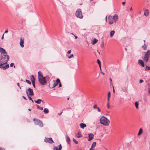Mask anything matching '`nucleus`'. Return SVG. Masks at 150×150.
I'll list each match as a JSON object with an SVG mask.
<instances>
[{
  "mask_svg": "<svg viewBox=\"0 0 150 150\" xmlns=\"http://www.w3.org/2000/svg\"><path fill=\"white\" fill-rule=\"evenodd\" d=\"M8 32V30H5V33H7Z\"/></svg>",
  "mask_w": 150,
  "mask_h": 150,
  "instance_id": "54",
  "label": "nucleus"
},
{
  "mask_svg": "<svg viewBox=\"0 0 150 150\" xmlns=\"http://www.w3.org/2000/svg\"><path fill=\"white\" fill-rule=\"evenodd\" d=\"M150 56V50H148L145 53L144 57L143 58V60L147 63L149 58Z\"/></svg>",
  "mask_w": 150,
  "mask_h": 150,
  "instance_id": "5",
  "label": "nucleus"
},
{
  "mask_svg": "<svg viewBox=\"0 0 150 150\" xmlns=\"http://www.w3.org/2000/svg\"><path fill=\"white\" fill-rule=\"evenodd\" d=\"M96 142H94L91 145V148L93 149H94V148L96 146Z\"/></svg>",
  "mask_w": 150,
  "mask_h": 150,
  "instance_id": "22",
  "label": "nucleus"
},
{
  "mask_svg": "<svg viewBox=\"0 0 150 150\" xmlns=\"http://www.w3.org/2000/svg\"><path fill=\"white\" fill-rule=\"evenodd\" d=\"M110 83H111L112 82V80L111 78H110Z\"/></svg>",
  "mask_w": 150,
  "mask_h": 150,
  "instance_id": "59",
  "label": "nucleus"
},
{
  "mask_svg": "<svg viewBox=\"0 0 150 150\" xmlns=\"http://www.w3.org/2000/svg\"><path fill=\"white\" fill-rule=\"evenodd\" d=\"M14 64L13 63H11L10 64V66L11 67H12L13 66H13V67H14H14H15V65H14Z\"/></svg>",
  "mask_w": 150,
  "mask_h": 150,
  "instance_id": "37",
  "label": "nucleus"
},
{
  "mask_svg": "<svg viewBox=\"0 0 150 150\" xmlns=\"http://www.w3.org/2000/svg\"><path fill=\"white\" fill-rule=\"evenodd\" d=\"M32 84H33V87L35 88V82H33H33H32Z\"/></svg>",
  "mask_w": 150,
  "mask_h": 150,
  "instance_id": "46",
  "label": "nucleus"
},
{
  "mask_svg": "<svg viewBox=\"0 0 150 150\" xmlns=\"http://www.w3.org/2000/svg\"><path fill=\"white\" fill-rule=\"evenodd\" d=\"M70 139L69 137L67 135L66 136V141L67 143L69 144L70 143Z\"/></svg>",
  "mask_w": 150,
  "mask_h": 150,
  "instance_id": "21",
  "label": "nucleus"
},
{
  "mask_svg": "<svg viewBox=\"0 0 150 150\" xmlns=\"http://www.w3.org/2000/svg\"><path fill=\"white\" fill-rule=\"evenodd\" d=\"M4 34H3V35H2V37L1 39H2H2H3V38H4Z\"/></svg>",
  "mask_w": 150,
  "mask_h": 150,
  "instance_id": "58",
  "label": "nucleus"
},
{
  "mask_svg": "<svg viewBox=\"0 0 150 150\" xmlns=\"http://www.w3.org/2000/svg\"><path fill=\"white\" fill-rule=\"evenodd\" d=\"M115 33V32L114 30H112L111 31L110 33V37H112L114 35V34Z\"/></svg>",
  "mask_w": 150,
  "mask_h": 150,
  "instance_id": "25",
  "label": "nucleus"
},
{
  "mask_svg": "<svg viewBox=\"0 0 150 150\" xmlns=\"http://www.w3.org/2000/svg\"><path fill=\"white\" fill-rule=\"evenodd\" d=\"M112 18L115 22H116L118 19V16L116 14L115 15L113 16H112Z\"/></svg>",
  "mask_w": 150,
  "mask_h": 150,
  "instance_id": "15",
  "label": "nucleus"
},
{
  "mask_svg": "<svg viewBox=\"0 0 150 150\" xmlns=\"http://www.w3.org/2000/svg\"><path fill=\"white\" fill-rule=\"evenodd\" d=\"M35 103L38 104H40L41 102L43 103L42 100L40 99H38L37 100H35Z\"/></svg>",
  "mask_w": 150,
  "mask_h": 150,
  "instance_id": "18",
  "label": "nucleus"
},
{
  "mask_svg": "<svg viewBox=\"0 0 150 150\" xmlns=\"http://www.w3.org/2000/svg\"><path fill=\"white\" fill-rule=\"evenodd\" d=\"M45 77H46V81L47 80H48L49 79H50V78L48 76H46Z\"/></svg>",
  "mask_w": 150,
  "mask_h": 150,
  "instance_id": "41",
  "label": "nucleus"
},
{
  "mask_svg": "<svg viewBox=\"0 0 150 150\" xmlns=\"http://www.w3.org/2000/svg\"><path fill=\"white\" fill-rule=\"evenodd\" d=\"M25 81L27 83L29 84L30 85L31 84V82L30 81L27 80H26Z\"/></svg>",
  "mask_w": 150,
  "mask_h": 150,
  "instance_id": "38",
  "label": "nucleus"
},
{
  "mask_svg": "<svg viewBox=\"0 0 150 150\" xmlns=\"http://www.w3.org/2000/svg\"><path fill=\"white\" fill-rule=\"evenodd\" d=\"M109 23L110 24H112L114 22V21L113 20V19L112 18V16H110L109 17Z\"/></svg>",
  "mask_w": 150,
  "mask_h": 150,
  "instance_id": "13",
  "label": "nucleus"
},
{
  "mask_svg": "<svg viewBox=\"0 0 150 150\" xmlns=\"http://www.w3.org/2000/svg\"><path fill=\"white\" fill-rule=\"evenodd\" d=\"M73 142L75 143L76 144H78V141L76 140L74 138H73Z\"/></svg>",
  "mask_w": 150,
  "mask_h": 150,
  "instance_id": "35",
  "label": "nucleus"
},
{
  "mask_svg": "<svg viewBox=\"0 0 150 150\" xmlns=\"http://www.w3.org/2000/svg\"><path fill=\"white\" fill-rule=\"evenodd\" d=\"M0 52L1 54H6L7 52L6 50L3 48L0 47Z\"/></svg>",
  "mask_w": 150,
  "mask_h": 150,
  "instance_id": "14",
  "label": "nucleus"
},
{
  "mask_svg": "<svg viewBox=\"0 0 150 150\" xmlns=\"http://www.w3.org/2000/svg\"><path fill=\"white\" fill-rule=\"evenodd\" d=\"M28 110H29V111H30L31 110L29 108V109H28Z\"/></svg>",
  "mask_w": 150,
  "mask_h": 150,
  "instance_id": "63",
  "label": "nucleus"
},
{
  "mask_svg": "<svg viewBox=\"0 0 150 150\" xmlns=\"http://www.w3.org/2000/svg\"><path fill=\"white\" fill-rule=\"evenodd\" d=\"M135 105L136 108L137 109H138L139 103L137 102H135Z\"/></svg>",
  "mask_w": 150,
  "mask_h": 150,
  "instance_id": "30",
  "label": "nucleus"
},
{
  "mask_svg": "<svg viewBox=\"0 0 150 150\" xmlns=\"http://www.w3.org/2000/svg\"><path fill=\"white\" fill-rule=\"evenodd\" d=\"M9 67V64L7 63H0V68H1V69H2L4 70H5L8 68Z\"/></svg>",
  "mask_w": 150,
  "mask_h": 150,
  "instance_id": "6",
  "label": "nucleus"
},
{
  "mask_svg": "<svg viewBox=\"0 0 150 150\" xmlns=\"http://www.w3.org/2000/svg\"><path fill=\"white\" fill-rule=\"evenodd\" d=\"M43 111L46 114H47L49 112V110L48 109L46 108H45Z\"/></svg>",
  "mask_w": 150,
  "mask_h": 150,
  "instance_id": "28",
  "label": "nucleus"
},
{
  "mask_svg": "<svg viewBox=\"0 0 150 150\" xmlns=\"http://www.w3.org/2000/svg\"><path fill=\"white\" fill-rule=\"evenodd\" d=\"M59 87H62V84L60 82H60H59Z\"/></svg>",
  "mask_w": 150,
  "mask_h": 150,
  "instance_id": "48",
  "label": "nucleus"
},
{
  "mask_svg": "<svg viewBox=\"0 0 150 150\" xmlns=\"http://www.w3.org/2000/svg\"><path fill=\"white\" fill-rule=\"evenodd\" d=\"M22 97L25 100H27V99L24 96H22Z\"/></svg>",
  "mask_w": 150,
  "mask_h": 150,
  "instance_id": "50",
  "label": "nucleus"
},
{
  "mask_svg": "<svg viewBox=\"0 0 150 150\" xmlns=\"http://www.w3.org/2000/svg\"><path fill=\"white\" fill-rule=\"evenodd\" d=\"M104 46V42L103 41V40L101 44L100 45V46L101 48H103Z\"/></svg>",
  "mask_w": 150,
  "mask_h": 150,
  "instance_id": "36",
  "label": "nucleus"
},
{
  "mask_svg": "<svg viewBox=\"0 0 150 150\" xmlns=\"http://www.w3.org/2000/svg\"><path fill=\"white\" fill-rule=\"evenodd\" d=\"M62 149V145L61 144H59L58 146H54L53 148L54 150H61Z\"/></svg>",
  "mask_w": 150,
  "mask_h": 150,
  "instance_id": "12",
  "label": "nucleus"
},
{
  "mask_svg": "<svg viewBox=\"0 0 150 150\" xmlns=\"http://www.w3.org/2000/svg\"><path fill=\"white\" fill-rule=\"evenodd\" d=\"M138 63L142 67H144V62L142 60H139L138 61Z\"/></svg>",
  "mask_w": 150,
  "mask_h": 150,
  "instance_id": "16",
  "label": "nucleus"
},
{
  "mask_svg": "<svg viewBox=\"0 0 150 150\" xmlns=\"http://www.w3.org/2000/svg\"><path fill=\"white\" fill-rule=\"evenodd\" d=\"M130 11H132V8H130Z\"/></svg>",
  "mask_w": 150,
  "mask_h": 150,
  "instance_id": "64",
  "label": "nucleus"
},
{
  "mask_svg": "<svg viewBox=\"0 0 150 150\" xmlns=\"http://www.w3.org/2000/svg\"><path fill=\"white\" fill-rule=\"evenodd\" d=\"M33 120L35 121V123L36 125H38L40 127H43V124L42 121L38 119L35 120V119H33Z\"/></svg>",
  "mask_w": 150,
  "mask_h": 150,
  "instance_id": "7",
  "label": "nucleus"
},
{
  "mask_svg": "<svg viewBox=\"0 0 150 150\" xmlns=\"http://www.w3.org/2000/svg\"><path fill=\"white\" fill-rule=\"evenodd\" d=\"M37 108L40 110H42L43 109V108L42 107H40L38 105H37Z\"/></svg>",
  "mask_w": 150,
  "mask_h": 150,
  "instance_id": "32",
  "label": "nucleus"
},
{
  "mask_svg": "<svg viewBox=\"0 0 150 150\" xmlns=\"http://www.w3.org/2000/svg\"><path fill=\"white\" fill-rule=\"evenodd\" d=\"M75 15L77 18L80 19L82 18L83 17L80 8H78L77 9Z\"/></svg>",
  "mask_w": 150,
  "mask_h": 150,
  "instance_id": "4",
  "label": "nucleus"
},
{
  "mask_svg": "<svg viewBox=\"0 0 150 150\" xmlns=\"http://www.w3.org/2000/svg\"><path fill=\"white\" fill-rule=\"evenodd\" d=\"M111 93L110 91H109L108 93V97H110Z\"/></svg>",
  "mask_w": 150,
  "mask_h": 150,
  "instance_id": "40",
  "label": "nucleus"
},
{
  "mask_svg": "<svg viewBox=\"0 0 150 150\" xmlns=\"http://www.w3.org/2000/svg\"><path fill=\"white\" fill-rule=\"evenodd\" d=\"M71 52V50H69L67 51V53L68 54H70Z\"/></svg>",
  "mask_w": 150,
  "mask_h": 150,
  "instance_id": "47",
  "label": "nucleus"
},
{
  "mask_svg": "<svg viewBox=\"0 0 150 150\" xmlns=\"http://www.w3.org/2000/svg\"><path fill=\"white\" fill-rule=\"evenodd\" d=\"M24 40H22L21 38V40L20 42V45L21 46V47H24Z\"/></svg>",
  "mask_w": 150,
  "mask_h": 150,
  "instance_id": "19",
  "label": "nucleus"
},
{
  "mask_svg": "<svg viewBox=\"0 0 150 150\" xmlns=\"http://www.w3.org/2000/svg\"><path fill=\"white\" fill-rule=\"evenodd\" d=\"M149 13V11L148 9H146L144 11V15L146 16H148Z\"/></svg>",
  "mask_w": 150,
  "mask_h": 150,
  "instance_id": "20",
  "label": "nucleus"
},
{
  "mask_svg": "<svg viewBox=\"0 0 150 150\" xmlns=\"http://www.w3.org/2000/svg\"><path fill=\"white\" fill-rule=\"evenodd\" d=\"M94 137V135L93 133H90L88 134V141L92 140Z\"/></svg>",
  "mask_w": 150,
  "mask_h": 150,
  "instance_id": "10",
  "label": "nucleus"
},
{
  "mask_svg": "<svg viewBox=\"0 0 150 150\" xmlns=\"http://www.w3.org/2000/svg\"><path fill=\"white\" fill-rule=\"evenodd\" d=\"M97 62L98 64L99 65V67L100 68V71H101V62H100V61L98 59L97 60Z\"/></svg>",
  "mask_w": 150,
  "mask_h": 150,
  "instance_id": "27",
  "label": "nucleus"
},
{
  "mask_svg": "<svg viewBox=\"0 0 150 150\" xmlns=\"http://www.w3.org/2000/svg\"><path fill=\"white\" fill-rule=\"evenodd\" d=\"M110 105H109V102H108V103H107V108H110Z\"/></svg>",
  "mask_w": 150,
  "mask_h": 150,
  "instance_id": "45",
  "label": "nucleus"
},
{
  "mask_svg": "<svg viewBox=\"0 0 150 150\" xmlns=\"http://www.w3.org/2000/svg\"><path fill=\"white\" fill-rule=\"evenodd\" d=\"M5 149H4V148H3L1 147H0V150H5Z\"/></svg>",
  "mask_w": 150,
  "mask_h": 150,
  "instance_id": "52",
  "label": "nucleus"
},
{
  "mask_svg": "<svg viewBox=\"0 0 150 150\" xmlns=\"http://www.w3.org/2000/svg\"><path fill=\"white\" fill-rule=\"evenodd\" d=\"M72 34H73V35H74V36L75 37V38L76 39H77L78 38V37L77 36H75L74 35L73 33H72Z\"/></svg>",
  "mask_w": 150,
  "mask_h": 150,
  "instance_id": "53",
  "label": "nucleus"
},
{
  "mask_svg": "<svg viewBox=\"0 0 150 150\" xmlns=\"http://www.w3.org/2000/svg\"><path fill=\"white\" fill-rule=\"evenodd\" d=\"M74 57V55L73 54H71L68 57V58L69 59L71 58Z\"/></svg>",
  "mask_w": 150,
  "mask_h": 150,
  "instance_id": "39",
  "label": "nucleus"
},
{
  "mask_svg": "<svg viewBox=\"0 0 150 150\" xmlns=\"http://www.w3.org/2000/svg\"><path fill=\"white\" fill-rule=\"evenodd\" d=\"M100 121V123L104 125L108 126L109 124L110 121L109 120L104 116H102L101 117Z\"/></svg>",
  "mask_w": 150,
  "mask_h": 150,
  "instance_id": "3",
  "label": "nucleus"
},
{
  "mask_svg": "<svg viewBox=\"0 0 150 150\" xmlns=\"http://www.w3.org/2000/svg\"><path fill=\"white\" fill-rule=\"evenodd\" d=\"M79 125L80 127L82 129H83L84 127L86 126V124L83 123H80Z\"/></svg>",
  "mask_w": 150,
  "mask_h": 150,
  "instance_id": "17",
  "label": "nucleus"
},
{
  "mask_svg": "<svg viewBox=\"0 0 150 150\" xmlns=\"http://www.w3.org/2000/svg\"><path fill=\"white\" fill-rule=\"evenodd\" d=\"M53 82L54 83L52 86L51 87L52 88H54L58 85L59 82H60V79L58 78L56 81H53Z\"/></svg>",
  "mask_w": 150,
  "mask_h": 150,
  "instance_id": "9",
  "label": "nucleus"
},
{
  "mask_svg": "<svg viewBox=\"0 0 150 150\" xmlns=\"http://www.w3.org/2000/svg\"><path fill=\"white\" fill-rule=\"evenodd\" d=\"M97 107H98L97 106V105L96 104L94 105L93 106V108L94 109H96Z\"/></svg>",
  "mask_w": 150,
  "mask_h": 150,
  "instance_id": "43",
  "label": "nucleus"
},
{
  "mask_svg": "<svg viewBox=\"0 0 150 150\" xmlns=\"http://www.w3.org/2000/svg\"><path fill=\"white\" fill-rule=\"evenodd\" d=\"M76 137L77 138H80L82 137V136L80 133L78 132L76 134Z\"/></svg>",
  "mask_w": 150,
  "mask_h": 150,
  "instance_id": "23",
  "label": "nucleus"
},
{
  "mask_svg": "<svg viewBox=\"0 0 150 150\" xmlns=\"http://www.w3.org/2000/svg\"><path fill=\"white\" fill-rule=\"evenodd\" d=\"M17 86H19V83H17Z\"/></svg>",
  "mask_w": 150,
  "mask_h": 150,
  "instance_id": "60",
  "label": "nucleus"
},
{
  "mask_svg": "<svg viewBox=\"0 0 150 150\" xmlns=\"http://www.w3.org/2000/svg\"><path fill=\"white\" fill-rule=\"evenodd\" d=\"M28 94L31 96H33L34 95V93L33 92V91L32 89L30 88H29L28 89Z\"/></svg>",
  "mask_w": 150,
  "mask_h": 150,
  "instance_id": "11",
  "label": "nucleus"
},
{
  "mask_svg": "<svg viewBox=\"0 0 150 150\" xmlns=\"http://www.w3.org/2000/svg\"><path fill=\"white\" fill-rule=\"evenodd\" d=\"M38 79L39 82L42 85H45L47 83L46 77H44L42 73L40 71L38 72Z\"/></svg>",
  "mask_w": 150,
  "mask_h": 150,
  "instance_id": "1",
  "label": "nucleus"
},
{
  "mask_svg": "<svg viewBox=\"0 0 150 150\" xmlns=\"http://www.w3.org/2000/svg\"><path fill=\"white\" fill-rule=\"evenodd\" d=\"M98 41V40L96 39H94L92 41V44L94 45Z\"/></svg>",
  "mask_w": 150,
  "mask_h": 150,
  "instance_id": "24",
  "label": "nucleus"
},
{
  "mask_svg": "<svg viewBox=\"0 0 150 150\" xmlns=\"http://www.w3.org/2000/svg\"><path fill=\"white\" fill-rule=\"evenodd\" d=\"M110 97H108V102H109L110 101Z\"/></svg>",
  "mask_w": 150,
  "mask_h": 150,
  "instance_id": "51",
  "label": "nucleus"
},
{
  "mask_svg": "<svg viewBox=\"0 0 150 150\" xmlns=\"http://www.w3.org/2000/svg\"><path fill=\"white\" fill-rule=\"evenodd\" d=\"M26 93L27 94V96H28V99L29 100H32V98H31L29 96V95L28 94V92L27 91V90L26 91Z\"/></svg>",
  "mask_w": 150,
  "mask_h": 150,
  "instance_id": "33",
  "label": "nucleus"
},
{
  "mask_svg": "<svg viewBox=\"0 0 150 150\" xmlns=\"http://www.w3.org/2000/svg\"><path fill=\"white\" fill-rule=\"evenodd\" d=\"M143 131L142 129L141 128H140L139 131V132L138 134V135H139L141 134L142 132Z\"/></svg>",
  "mask_w": 150,
  "mask_h": 150,
  "instance_id": "29",
  "label": "nucleus"
},
{
  "mask_svg": "<svg viewBox=\"0 0 150 150\" xmlns=\"http://www.w3.org/2000/svg\"><path fill=\"white\" fill-rule=\"evenodd\" d=\"M9 59V56L6 54L0 57V63H6Z\"/></svg>",
  "mask_w": 150,
  "mask_h": 150,
  "instance_id": "2",
  "label": "nucleus"
},
{
  "mask_svg": "<svg viewBox=\"0 0 150 150\" xmlns=\"http://www.w3.org/2000/svg\"><path fill=\"white\" fill-rule=\"evenodd\" d=\"M145 69L146 71L149 70H150V67L146 66Z\"/></svg>",
  "mask_w": 150,
  "mask_h": 150,
  "instance_id": "34",
  "label": "nucleus"
},
{
  "mask_svg": "<svg viewBox=\"0 0 150 150\" xmlns=\"http://www.w3.org/2000/svg\"><path fill=\"white\" fill-rule=\"evenodd\" d=\"M30 79H31V81L32 82L33 81V82H35V79L34 76L33 75H32L31 76V77Z\"/></svg>",
  "mask_w": 150,
  "mask_h": 150,
  "instance_id": "26",
  "label": "nucleus"
},
{
  "mask_svg": "<svg viewBox=\"0 0 150 150\" xmlns=\"http://www.w3.org/2000/svg\"><path fill=\"white\" fill-rule=\"evenodd\" d=\"M148 92L150 94V84L149 85Z\"/></svg>",
  "mask_w": 150,
  "mask_h": 150,
  "instance_id": "42",
  "label": "nucleus"
},
{
  "mask_svg": "<svg viewBox=\"0 0 150 150\" xmlns=\"http://www.w3.org/2000/svg\"><path fill=\"white\" fill-rule=\"evenodd\" d=\"M113 92H115V89H114L113 88Z\"/></svg>",
  "mask_w": 150,
  "mask_h": 150,
  "instance_id": "62",
  "label": "nucleus"
},
{
  "mask_svg": "<svg viewBox=\"0 0 150 150\" xmlns=\"http://www.w3.org/2000/svg\"><path fill=\"white\" fill-rule=\"evenodd\" d=\"M44 141L46 142H48L50 144L54 143L52 138H47L45 137L44 139Z\"/></svg>",
  "mask_w": 150,
  "mask_h": 150,
  "instance_id": "8",
  "label": "nucleus"
},
{
  "mask_svg": "<svg viewBox=\"0 0 150 150\" xmlns=\"http://www.w3.org/2000/svg\"><path fill=\"white\" fill-rule=\"evenodd\" d=\"M101 73L102 74H103V75H104L105 74V73H103V72H102V70H101Z\"/></svg>",
  "mask_w": 150,
  "mask_h": 150,
  "instance_id": "55",
  "label": "nucleus"
},
{
  "mask_svg": "<svg viewBox=\"0 0 150 150\" xmlns=\"http://www.w3.org/2000/svg\"><path fill=\"white\" fill-rule=\"evenodd\" d=\"M96 109H97L98 110V112H101V110H100V109L98 107L97 108H96Z\"/></svg>",
  "mask_w": 150,
  "mask_h": 150,
  "instance_id": "44",
  "label": "nucleus"
},
{
  "mask_svg": "<svg viewBox=\"0 0 150 150\" xmlns=\"http://www.w3.org/2000/svg\"><path fill=\"white\" fill-rule=\"evenodd\" d=\"M122 4L123 5H124L125 4V2H122Z\"/></svg>",
  "mask_w": 150,
  "mask_h": 150,
  "instance_id": "57",
  "label": "nucleus"
},
{
  "mask_svg": "<svg viewBox=\"0 0 150 150\" xmlns=\"http://www.w3.org/2000/svg\"><path fill=\"white\" fill-rule=\"evenodd\" d=\"M89 150H94V149H92V148H91Z\"/></svg>",
  "mask_w": 150,
  "mask_h": 150,
  "instance_id": "61",
  "label": "nucleus"
},
{
  "mask_svg": "<svg viewBox=\"0 0 150 150\" xmlns=\"http://www.w3.org/2000/svg\"><path fill=\"white\" fill-rule=\"evenodd\" d=\"M144 81L142 79L140 80L139 81V83H141Z\"/></svg>",
  "mask_w": 150,
  "mask_h": 150,
  "instance_id": "49",
  "label": "nucleus"
},
{
  "mask_svg": "<svg viewBox=\"0 0 150 150\" xmlns=\"http://www.w3.org/2000/svg\"><path fill=\"white\" fill-rule=\"evenodd\" d=\"M142 48L144 50H146L147 49V46L146 45L144 44V45L142 46Z\"/></svg>",
  "mask_w": 150,
  "mask_h": 150,
  "instance_id": "31",
  "label": "nucleus"
},
{
  "mask_svg": "<svg viewBox=\"0 0 150 150\" xmlns=\"http://www.w3.org/2000/svg\"><path fill=\"white\" fill-rule=\"evenodd\" d=\"M62 112H61L60 113H58V114L59 115H60L62 114Z\"/></svg>",
  "mask_w": 150,
  "mask_h": 150,
  "instance_id": "56",
  "label": "nucleus"
}]
</instances>
